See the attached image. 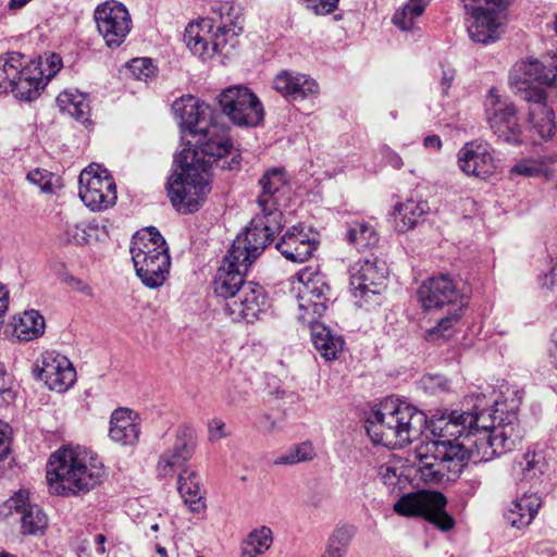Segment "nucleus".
I'll return each mask as SVG.
<instances>
[{
  "instance_id": "0eeeda50",
  "label": "nucleus",
  "mask_w": 557,
  "mask_h": 557,
  "mask_svg": "<svg viewBox=\"0 0 557 557\" xmlns=\"http://www.w3.org/2000/svg\"><path fill=\"white\" fill-rule=\"evenodd\" d=\"M522 393L509 385L502 386L499 396L494 400V408L487 414L496 446L504 454L512 450L523 437V430L518 420Z\"/></svg>"
},
{
  "instance_id": "f3484780",
  "label": "nucleus",
  "mask_w": 557,
  "mask_h": 557,
  "mask_svg": "<svg viewBox=\"0 0 557 557\" xmlns=\"http://www.w3.org/2000/svg\"><path fill=\"white\" fill-rule=\"evenodd\" d=\"M350 285L355 296L368 299L370 295H380L387 285L388 269L377 258L357 260L349 267Z\"/></svg>"
},
{
  "instance_id": "f8f14e48",
  "label": "nucleus",
  "mask_w": 557,
  "mask_h": 557,
  "mask_svg": "<svg viewBox=\"0 0 557 557\" xmlns=\"http://www.w3.org/2000/svg\"><path fill=\"white\" fill-rule=\"evenodd\" d=\"M467 14L469 37L478 44H491L500 38L499 18L502 0H461Z\"/></svg>"
},
{
  "instance_id": "412c9836",
  "label": "nucleus",
  "mask_w": 557,
  "mask_h": 557,
  "mask_svg": "<svg viewBox=\"0 0 557 557\" xmlns=\"http://www.w3.org/2000/svg\"><path fill=\"white\" fill-rule=\"evenodd\" d=\"M418 297L425 310L441 308L461 300L459 290L447 274H438L425 280L418 289Z\"/></svg>"
},
{
  "instance_id": "052dcab7",
  "label": "nucleus",
  "mask_w": 557,
  "mask_h": 557,
  "mask_svg": "<svg viewBox=\"0 0 557 557\" xmlns=\"http://www.w3.org/2000/svg\"><path fill=\"white\" fill-rule=\"evenodd\" d=\"M227 436L225 423L222 420H213L209 423V440L216 442Z\"/></svg>"
},
{
  "instance_id": "39448f33",
  "label": "nucleus",
  "mask_w": 557,
  "mask_h": 557,
  "mask_svg": "<svg viewBox=\"0 0 557 557\" xmlns=\"http://www.w3.org/2000/svg\"><path fill=\"white\" fill-rule=\"evenodd\" d=\"M129 252L143 285L153 289L165 283L171 258L166 242L157 228L149 226L137 231L133 235Z\"/></svg>"
},
{
  "instance_id": "ddd939ff",
  "label": "nucleus",
  "mask_w": 557,
  "mask_h": 557,
  "mask_svg": "<svg viewBox=\"0 0 557 557\" xmlns=\"http://www.w3.org/2000/svg\"><path fill=\"white\" fill-rule=\"evenodd\" d=\"M528 104L529 133L534 143L546 141L556 131L555 113L547 103V92L539 86H510Z\"/></svg>"
},
{
  "instance_id": "72a5a7b5",
  "label": "nucleus",
  "mask_w": 557,
  "mask_h": 557,
  "mask_svg": "<svg viewBox=\"0 0 557 557\" xmlns=\"http://www.w3.org/2000/svg\"><path fill=\"white\" fill-rule=\"evenodd\" d=\"M44 78L39 76V72L29 62L24 65L21 61V71L13 82V95L21 100L29 101L39 95V91L45 87Z\"/></svg>"
},
{
  "instance_id": "9d476101",
  "label": "nucleus",
  "mask_w": 557,
  "mask_h": 557,
  "mask_svg": "<svg viewBox=\"0 0 557 557\" xmlns=\"http://www.w3.org/2000/svg\"><path fill=\"white\" fill-rule=\"evenodd\" d=\"M78 197L92 212L108 210L117 200L115 181L100 164H89L78 176Z\"/></svg>"
},
{
  "instance_id": "dca6fc26",
  "label": "nucleus",
  "mask_w": 557,
  "mask_h": 557,
  "mask_svg": "<svg viewBox=\"0 0 557 557\" xmlns=\"http://www.w3.org/2000/svg\"><path fill=\"white\" fill-rule=\"evenodd\" d=\"M534 83L557 88V52L542 60L527 57L513 64L509 73L510 86H535Z\"/></svg>"
},
{
  "instance_id": "09e8293b",
  "label": "nucleus",
  "mask_w": 557,
  "mask_h": 557,
  "mask_svg": "<svg viewBox=\"0 0 557 557\" xmlns=\"http://www.w3.org/2000/svg\"><path fill=\"white\" fill-rule=\"evenodd\" d=\"M314 457V449L310 442H302L277 457L274 461L277 466L296 465L305 461L312 460Z\"/></svg>"
},
{
  "instance_id": "7c9ffc66",
  "label": "nucleus",
  "mask_w": 557,
  "mask_h": 557,
  "mask_svg": "<svg viewBox=\"0 0 557 557\" xmlns=\"http://www.w3.org/2000/svg\"><path fill=\"white\" fill-rule=\"evenodd\" d=\"M540 506L541 499L536 494H523L512 502L505 518L513 528H525L534 519Z\"/></svg>"
},
{
  "instance_id": "79ce46f5",
  "label": "nucleus",
  "mask_w": 557,
  "mask_h": 557,
  "mask_svg": "<svg viewBox=\"0 0 557 557\" xmlns=\"http://www.w3.org/2000/svg\"><path fill=\"white\" fill-rule=\"evenodd\" d=\"M347 239L358 250H363L374 247L379 243V235L369 223L356 221L348 226Z\"/></svg>"
},
{
  "instance_id": "8fccbe9b",
  "label": "nucleus",
  "mask_w": 557,
  "mask_h": 557,
  "mask_svg": "<svg viewBox=\"0 0 557 557\" xmlns=\"http://www.w3.org/2000/svg\"><path fill=\"white\" fill-rule=\"evenodd\" d=\"M513 471L521 479H532L542 472L541 459L537 458L535 451H525L521 459L513 463Z\"/></svg>"
},
{
  "instance_id": "69168bd1",
  "label": "nucleus",
  "mask_w": 557,
  "mask_h": 557,
  "mask_svg": "<svg viewBox=\"0 0 557 557\" xmlns=\"http://www.w3.org/2000/svg\"><path fill=\"white\" fill-rule=\"evenodd\" d=\"M554 277H556V273L554 271H552L549 274H546L544 285L547 286L548 288H553L554 287Z\"/></svg>"
},
{
  "instance_id": "7ed1b4c3",
  "label": "nucleus",
  "mask_w": 557,
  "mask_h": 557,
  "mask_svg": "<svg viewBox=\"0 0 557 557\" xmlns=\"http://www.w3.org/2000/svg\"><path fill=\"white\" fill-rule=\"evenodd\" d=\"M423 422V413L412 405L389 397L372 411L366 429L373 444L395 449L411 444Z\"/></svg>"
},
{
  "instance_id": "f257e3e1",
  "label": "nucleus",
  "mask_w": 557,
  "mask_h": 557,
  "mask_svg": "<svg viewBox=\"0 0 557 557\" xmlns=\"http://www.w3.org/2000/svg\"><path fill=\"white\" fill-rule=\"evenodd\" d=\"M106 466L88 447L63 445L46 463V484L50 495L69 497L85 495L102 484Z\"/></svg>"
},
{
  "instance_id": "5701e85b",
  "label": "nucleus",
  "mask_w": 557,
  "mask_h": 557,
  "mask_svg": "<svg viewBox=\"0 0 557 557\" xmlns=\"http://www.w3.org/2000/svg\"><path fill=\"white\" fill-rule=\"evenodd\" d=\"M240 268L246 270L248 267L242 260H235L227 252L213 281V290L218 297L227 301L248 283L245 281V273Z\"/></svg>"
},
{
  "instance_id": "0e129e2a",
  "label": "nucleus",
  "mask_w": 557,
  "mask_h": 557,
  "mask_svg": "<svg viewBox=\"0 0 557 557\" xmlns=\"http://www.w3.org/2000/svg\"><path fill=\"white\" fill-rule=\"evenodd\" d=\"M553 348L550 349L552 363L557 369V330L553 333Z\"/></svg>"
},
{
  "instance_id": "bb28decb",
  "label": "nucleus",
  "mask_w": 557,
  "mask_h": 557,
  "mask_svg": "<svg viewBox=\"0 0 557 557\" xmlns=\"http://www.w3.org/2000/svg\"><path fill=\"white\" fill-rule=\"evenodd\" d=\"M486 120L490 128L499 139L509 144L521 143L522 127L515 103H505L500 111H491Z\"/></svg>"
},
{
  "instance_id": "3c124183",
  "label": "nucleus",
  "mask_w": 557,
  "mask_h": 557,
  "mask_svg": "<svg viewBox=\"0 0 557 557\" xmlns=\"http://www.w3.org/2000/svg\"><path fill=\"white\" fill-rule=\"evenodd\" d=\"M132 77L138 81L148 82L157 74V67L152 61L147 58L133 59L126 65Z\"/></svg>"
},
{
  "instance_id": "5fc2aeb1",
  "label": "nucleus",
  "mask_w": 557,
  "mask_h": 557,
  "mask_svg": "<svg viewBox=\"0 0 557 557\" xmlns=\"http://www.w3.org/2000/svg\"><path fill=\"white\" fill-rule=\"evenodd\" d=\"M461 314L458 311L438 320L436 325L428 331L431 336L446 337L451 334L453 329L459 322Z\"/></svg>"
},
{
  "instance_id": "c756f323",
  "label": "nucleus",
  "mask_w": 557,
  "mask_h": 557,
  "mask_svg": "<svg viewBox=\"0 0 557 557\" xmlns=\"http://www.w3.org/2000/svg\"><path fill=\"white\" fill-rule=\"evenodd\" d=\"M262 194L258 199L264 213L280 212L276 209L274 196L287 185V176L284 169L273 168L268 170L259 181Z\"/></svg>"
},
{
  "instance_id": "de8ad7c7",
  "label": "nucleus",
  "mask_w": 557,
  "mask_h": 557,
  "mask_svg": "<svg viewBox=\"0 0 557 557\" xmlns=\"http://www.w3.org/2000/svg\"><path fill=\"white\" fill-rule=\"evenodd\" d=\"M32 66H35L39 72V76L44 78L45 85L55 76L63 66L62 59L57 53H46L44 55H39L35 60L29 61Z\"/></svg>"
},
{
  "instance_id": "13d9d810",
  "label": "nucleus",
  "mask_w": 557,
  "mask_h": 557,
  "mask_svg": "<svg viewBox=\"0 0 557 557\" xmlns=\"http://www.w3.org/2000/svg\"><path fill=\"white\" fill-rule=\"evenodd\" d=\"M505 103L506 102L502 101L498 89L496 87L490 88L484 101L486 117L490 115L491 111H500V108H503Z\"/></svg>"
},
{
  "instance_id": "e2e57ef3",
  "label": "nucleus",
  "mask_w": 557,
  "mask_h": 557,
  "mask_svg": "<svg viewBox=\"0 0 557 557\" xmlns=\"http://www.w3.org/2000/svg\"><path fill=\"white\" fill-rule=\"evenodd\" d=\"M424 146L441 149V147H442L441 138L436 135L426 136L424 138Z\"/></svg>"
},
{
  "instance_id": "393cba45",
  "label": "nucleus",
  "mask_w": 557,
  "mask_h": 557,
  "mask_svg": "<svg viewBox=\"0 0 557 557\" xmlns=\"http://www.w3.org/2000/svg\"><path fill=\"white\" fill-rule=\"evenodd\" d=\"M318 244L302 227L293 226L282 235L276 248L287 260L301 263L312 257Z\"/></svg>"
},
{
  "instance_id": "473e14b6",
  "label": "nucleus",
  "mask_w": 557,
  "mask_h": 557,
  "mask_svg": "<svg viewBox=\"0 0 557 557\" xmlns=\"http://www.w3.org/2000/svg\"><path fill=\"white\" fill-rule=\"evenodd\" d=\"M24 497L26 498V494L20 492L9 499V504H14L15 510L22 513V533L34 536L41 535L48 525V518L38 506H18L20 499Z\"/></svg>"
},
{
  "instance_id": "58836bf2",
  "label": "nucleus",
  "mask_w": 557,
  "mask_h": 557,
  "mask_svg": "<svg viewBox=\"0 0 557 557\" xmlns=\"http://www.w3.org/2000/svg\"><path fill=\"white\" fill-rule=\"evenodd\" d=\"M330 299L315 298L313 296H305L298 294L297 309L298 320L308 325H318L319 319L324 314Z\"/></svg>"
},
{
  "instance_id": "37998d69",
  "label": "nucleus",
  "mask_w": 557,
  "mask_h": 557,
  "mask_svg": "<svg viewBox=\"0 0 557 557\" xmlns=\"http://www.w3.org/2000/svg\"><path fill=\"white\" fill-rule=\"evenodd\" d=\"M472 436H474V438L471 441V453L480 460L490 461L504 454L497 448L496 441H494V433L491 428L485 430L480 429L476 434H473Z\"/></svg>"
},
{
  "instance_id": "a211bd4d",
  "label": "nucleus",
  "mask_w": 557,
  "mask_h": 557,
  "mask_svg": "<svg viewBox=\"0 0 557 557\" xmlns=\"http://www.w3.org/2000/svg\"><path fill=\"white\" fill-rule=\"evenodd\" d=\"M265 302L263 288L248 282L239 293L226 301L224 310L233 322H252L259 318Z\"/></svg>"
},
{
  "instance_id": "2eb2a0df",
  "label": "nucleus",
  "mask_w": 557,
  "mask_h": 557,
  "mask_svg": "<svg viewBox=\"0 0 557 557\" xmlns=\"http://www.w3.org/2000/svg\"><path fill=\"white\" fill-rule=\"evenodd\" d=\"M99 35L109 48L120 47L132 29V17L120 1L107 0L99 3L94 12Z\"/></svg>"
},
{
  "instance_id": "864d4df0",
  "label": "nucleus",
  "mask_w": 557,
  "mask_h": 557,
  "mask_svg": "<svg viewBox=\"0 0 557 557\" xmlns=\"http://www.w3.org/2000/svg\"><path fill=\"white\" fill-rule=\"evenodd\" d=\"M63 239L73 245H84L88 243L89 235L86 232L84 225L67 221L63 227Z\"/></svg>"
},
{
  "instance_id": "f704fd0d",
  "label": "nucleus",
  "mask_w": 557,
  "mask_h": 557,
  "mask_svg": "<svg viewBox=\"0 0 557 557\" xmlns=\"http://www.w3.org/2000/svg\"><path fill=\"white\" fill-rule=\"evenodd\" d=\"M57 103L62 112L86 126L91 125L89 101L85 94L75 89H66L59 94Z\"/></svg>"
},
{
  "instance_id": "6e6d98bb",
  "label": "nucleus",
  "mask_w": 557,
  "mask_h": 557,
  "mask_svg": "<svg viewBox=\"0 0 557 557\" xmlns=\"http://www.w3.org/2000/svg\"><path fill=\"white\" fill-rule=\"evenodd\" d=\"M543 171V163L534 159H524L515 164L511 169V174L520 176H537Z\"/></svg>"
},
{
  "instance_id": "680f3d73",
  "label": "nucleus",
  "mask_w": 557,
  "mask_h": 557,
  "mask_svg": "<svg viewBox=\"0 0 557 557\" xmlns=\"http://www.w3.org/2000/svg\"><path fill=\"white\" fill-rule=\"evenodd\" d=\"M0 397L4 401H11L14 398V393L11 385L8 383L5 372L0 366Z\"/></svg>"
},
{
  "instance_id": "9b49d317",
  "label": "nucleus",
  "mask_w": 557,
  "mask_h": 557,
  "mask_svg": "<svg viewBox=\"0 0 557 557\" xmlns=\"http://www.w3.org/2000/svg\"><path fill=\"white\" fill-rule=\"evenodd\" d=\"M221 111L236 126L256 127L264 120V108L258 96L248 87L233 85L219 96Z\"/></svg>"
},
{
  "instance_id": "f03ea898",
  "label": "nucleus",
  "mask_w": 557,
  "mask_h": 557,
  "mask_svg": "<svg viewBox=\"0 0 557 557\" xmlns=\"http://www.w3.org/2000/svg\"><path fill=\"white\" fill-rule=\"evenodd\" d=\"M213 17L200 18L190 23L184 40L190 51L202 60L219 57L222 60L233 57L239 46L243 33V14L233 1H223L213 8Z\"/></svg>"
},
{
  "instance_id": "c85d7f7f",
  "label": "nucleus",
  "mask_w": 557,
  "mask_h": 557,
  "mask_svg": "<svg viewBox=\"0 0 557 557\" xmlns=\"http://www.w3.org/2000/svg\"><path fill=\"white\" fill-rule=\"evenodd\" d=\"M12 336L22 342L41 337L46 330L45 318L34 309L13 317L11 322Z\"/></svg>"
},
{
  "instance_id": "1a4fd4ad",
  "label": "nucleus",
  "mask_w": 557,
  "mask_h": 557,
  "mask_svg": "<svg viewBox=\"0 0 557 557\" xmlns=\"http://www.w3.org/2000/svg\"><path fill=\"white\" fill-rule=\"evenodd\" d=\"M447 499L436 491H419L404 494L393 506L394 510L405 517H422L441 531L455 527L454 518L445 510Z\"/></svg>"
},
{
  "instance_id": "aec40b11",
  "label": "nucleus",
  "mask_w": 557,
  "mask_h": 557,
  "mask_svg": "<svg viewBox=\"0 0 557 557\" xmlns=\"http://www.w3.org/2000/svg\"><path fill=\"white\" fill-rule=\"evenodd\" d=\"M195 147L188 146L191 150L198 151V159L206 160L203 157L221 159L230 153L232 141L227 129L216 123H210L200 127L193 135ZM210 161V159H208Z\"/></svg>"
},
{
  "instance_id": "6e6552de",
  "label": "nucleus",
  "mask_w": 557,
  "mask_h": 557,
  "mask_svg": "<svg viewBox=\"0 0 557 557\" xmlns=\"http://www.w3.org/2000/svg\"><path fill=\"white\" fill-rule=\"evenodd\" d=\"M282 213H264L251 221L242 235H238L228 249L235 260H242L246 267L262 253L264 248L273 240L274 234L282 228Z\"/></svg>"
},
{
  "instance_id": "20e7f679",
  "label": "nucleus",
  "mask_w": 557,
  "mask_h": 557,
  "mask_svg": "<svg viewBox=\"0 0 557 557\" xmlns=\"http://www.w3.org/2000/svg\"><path fill=\"white\" fill-rule=\"evenodd\" d=\"M174 161L176 170L166 183L168 197L177 212L193 213L211 190L209 160H199L197 150L184 148Z\"/></svg>"
},
{
  "instance_id": "c03bdc74",
  "label": "nucleus",
  "mask_w": 557,
  "mask_h": 557,
  "mask_svg": "<svg viewBox=\"0 0 557 557\" xmlns=\"http://www.w3.org/2000/svg\"><path fill=\"white\" fill-rule=\"evenodd\" d=\"M432 0H408V2L394 14V24L405 32L413 29L416 18L423 14L425 7Z\"/></svg>"
},
{
  "instance_id": "ea45409f",
  "label": "nucleus",
  "mask_w": 557,
  "mask_h": 557,
  "mask_svg": "<svg viewBox=\"0 0 557 557\" xmlns=\"http://www.w3.org/2000/svg\"><path fill=\"white\" fill-rule=\"evenodd\" d=\"M273 533L270 528L262 525L250 531L243 542L242 557H258L270 549Z\"/></svg>"
},
{
  "instance_id": "a878e982",
  "label": "nucleus",
  "mask_w": 557,
  "mask_h": 557,
  "mask_svg": "<svg viewBox=\"0 0 557 557\" xmlns=\"http://www.w3.org/2000/svg\"><path fill=\"white\" fill-rule=\"evenodd\" d=\"M140 436V423L137 414L125 407L113 410L109 422V437L122 446L135 445Z\"/></svg>"
},
{
  "instance_id": "6ab92c4d",
  "label": "nucleus",
  "mask_w": 557,
  "mask_h": 557,
  "mask_svg": "<svg viewBox=\"0 0 557 557\" xmlns=\"http://www.w3.org/2000/svg\"><path fill=\"white\" fill-rule=\"evenodd\" d=\"M459 169L468 176L486 180L496 171L490 145L480 139L467 143L458 153Z\"/></svg>"
},
{
  "instance_id": "e433bc0d",
  "label": "nucleus",
  "mask_w": 557,
  "mask_h": 557,
  "mask_svg": "<svg viewBox=\"0 0 557 557\" xmlns=\"http://www.w3.org/2000/svg\"><path fill=\"white\" fill-rule=\"evenodd\" d=\"M298 294L315 298L330 299L331 289L324 275L312 267L304 268L298 273Z\"/></svg>"
},
{
  "instance_id": "49530a36",
  "label": "nucleus",
  "mask_w": 557,
  "mask_h": 557,
  "mask_svg": "<svg viewBox=\"0 0 557 557\" xmlns=\"http://www.w3.org/2000/svg\"><path fill=\"white\" fill-rule=\"evenodd\" d=\"M354 536V529L351 527H338L332 533L325 555L332 557H344Z\"/></svg>"
},
{
  "instance_id": "338daca9",
  "label": "nucleus",
  "mask_w": 557,
  "mask_h": 557,
  "mask_svg": "<svg viewBox=\"0 0 557 557\" xmlns=\"http://www.w3.org/2000/svg\"><path fill=\"white\" fill-rule=\"evenodd\" d=\"M96 542L100 545V552L104 553L106 552V548H104L106 536L103 534H98L96 536Z\"/></svg>"
},
{
  "instance_id": "b1692460",
  "label": "nucleus",
  "mask_w": 557,
  "mask_h": 557,
  "mask_svg": "<svg viewBox=\"0 0 557 557\" xmlns=\"http://www.w3.org/2000/svg\"><path fill=\"white\" fill-rule=\"evenodd\" d=\"M273 88L289 100H305L319 94V85L313 78L289 70H283L275 75Z\"/></svg>"
},
{
  "instance_id": "603ef678",
  "label": "nucleus",
  "mask_w": 557,
  "mask_h": 557,
  "mask_svg": "<svg viewBox=\"0 0 557 557\" xmlns=\"http://www.w3.org/2000/svg\"><path fill=\"white\" fill-rule=\"evenodd\" d=\"M27 180L46 194H51L55 187V183H58L54 174L47 170L39 169L30 171L27 174Z\"/></svg>"
},
{
  "instance_id": "4468645a",
  "label": "nucleus",
  "mask_w": 557,
  "mask_h": 557,
  "mask_svg": "<svg viewBox=\"0 0 557 557\" xmlns=\"http://www.w3.org/2000/svg\"><path fill=\"white\" fill-rule=\"evenodd\" d=\"M32 373L36 380L52 393L63 394L71 389L76 381L77 373L72 361L63 354L47 349L36 359Z\"/></svg>"
},
{
  "instance_id": "4d7b16f0",
  "label": "nucleus",
  "mask_w": 557,
  "mask_h": 557,
  "mask_svg": "<svg viewBox=\"0 0 557 557\" xmlns=\"http://www.w3.org/2000/svg\"><path fill=\"white\" fill-rule=\"evenodd\" d=\"M12 430L10 425L0 420V462L11 454Z\"/></svg>"
},
{
  "instance_id": "4be33fe9",
  "label": "nucleus",
  "mask_w": 557,
  "mask_h": 557,
  "mask_svg": "<svg viewBox=\"0 0 557 557\" xmlns=\"http://www.w3.org/2000/svg\"><path fill=\"white\" fill-rule=\"evenodd\" d=\"M488 413L480 408L479 405H474L470 411H447L441 416L438 422L443 423L446 429H456L455 431H449V435L469 437L476 434L480 429L485 430L490 428Z\"/></svg>"
},
{
  "instance_id": "2f4dec72",
  "label": "nucleus",
  "mask_w": 557,
  "mask_h": 557,
  "mask_svg": "<svg viewBox=\"0 0 557 557\" xmlns=\"http://www.w3.org/2000/svg\"><path fill=\"white\" fill-rule=\"evenodd\" d=\"M201 107L202 104L199 100L190 95L184 96L173 102L172 111L180 120L184 133L187 132L191 136L202 127Z\"/></svg>"
},
{
  "instance_id": "774afa93",
  "label": "nucleus",
  "mask_w": 557,
  "mask_h": 557,
  "mask_svg": "<svg viewBox=\"0 0 557 557\" xmlns=\"http://www.w3.org/2000/svg\"><path fill=\"white\" fill-rule=\"evenodd\" d=\"M453 79H454V73L453 72L444 73L443 81L445 82L447 88L450 87V84H451Z\"/></svg>"
},
{
  "instance_id": "c9c22d12",
  "label": "nucleus",
  "mask_w": 557,
  "mask_h": 557,
  "mask_svg": "<svg viewBox=\"0 0 557 557\" xmlns=\"http://www.w3.org/2000/svg\"><path fill=\"white\" fill-rule=\"evenodd\" d=\"M185 474L186 476H178V492L190 511L196 513L202 512L206 510L207 504L197 474L193 471H188Z\"/></svg>"
},
{
  "instance_id": "a18cd8bd",
  "label": "nucleus",
  "mask_w": 557,
  "mask_h": 557,
  "mask_svg": "<svg viewBox=\"0 0 557 557\" xmlns=\"http://www.w3.org/2000/svg\"><path fill=\"white\" fill-rule=\"evenodd\" d=\"M22 55L10 54L5 60H0V95L12 90L16 75L21 71Z\"/></svg>"
},
{
  "instance_id": "423d86ee",
  "label": "nucleus",
  "mask_w": 557,
  "mask_h": 557,
  "mask_svg": "<svg viewBox=\"0 0 557 557\" xmlns=\"http://www.w3.org/2000/svg\"><path fill=\"white\" fill-rule=\"evenodd\" d=\"M469 450L457 440L431 441L416 449L417 471L425 483L457 479L463 471Z\"/></svg>"
},
{
  "instance_id": "cd10ccee",
  "label": "nucleus",
  "mask_w": 557,
  "mask_h": 557,
  "mask_svg": "<svg viewBox=\"0 0 557 557\" xmlns=\"http://www.w3.org/2000/svg\"><path fill=\"white\" fill-rule=\"evenodd\" d=\"M194 453V443L185 438H177L172 449L165 450L157 463V472L160 476H173L178 470L187 473V461Z\"/></svg>"
},
{
  "instance_id": "a19ab883",
  "label": "nucleus",
  "mask_w": 557,
  "mask_h": 557,
  "mask_svg": "<svg viewBox=\"0 0 557 557\" xmlns=\"http://www.w3.org/2000/svg\"><path fill=\"white\" fill-rule=\"evenodd\" d=\"M395 210L401 228L410 230L423 219L429 210V206L423 200L407 199L397 205Z\"/></svg>"
},
{
  "instance_id": "bf43d9fd",
  "label": "nucleus",
  "mask_w": 557,
  "mask_h": 557,
  "mask_svg": "<svg viewBox=\"0 0 557 557\" xmlns=\"http://www.w3.org/2000/svg\"><path fill=\"white\" fill-rule=\"evenodd\" d=\"M379 475L382 482L387 486H394L398 481L397 470L387 463L380 466Z\"/></svg>"
},
{
  "instance_id": "4c0bfd02",
  "label": "nucleus",
  "mask_w": 557,
  "mask_h": 557,
  "mask_svg": "<svg viewBox=\"0 0 557 557\" xmlns=\"http://www.w3.org/2000/svg\"><path fill=\"white\" fill-rule=\"evenodd\" d=\"M311 335L315 349L325 360H335L342 352L344 345L342 337L334 335L327 327L314 325Z\"/></svg>"
}]
</instances>
